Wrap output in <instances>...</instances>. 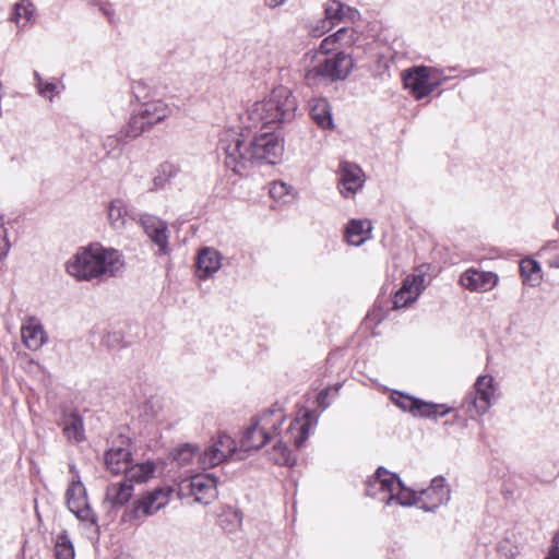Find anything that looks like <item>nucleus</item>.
<instances>
[{"instance_id": "20e7f679", "label": "nucleus", "mask_w": 559, "mask_h": 559, "mask_svg": "<svg viewBox=\"0 0 559 559\" xmlns=\"http://www.w3.org/2000/svg\"><path fill=\"white\" fill-rule=\"evenodd\" d=\"M285 414L280 407H272L252 417L239 441V450L257 451L280 435Z\"/></svg>"}, {"instance_id": "393cba45", "label": "nucleus", "mask_w": 559, "mask_h": 559, "mask_svg": "<svg viewBox=\"0 0 559 559\" xmlns=\"http://www.w3.org/2000/svg\"><path fill=\"white\" fill-rule=\"evenodd\" d=\"M180 171L179 166L170 162L162 163L153 174L152 187L150 191L164 189L166 185L175 178Z\"/></svg>"}, {"instance_id": "de8ad7c7", "label": "nucleus", "mask_w": 559, "mask_h": 559, "mask_svg": "<svg viewBox=\"0 0 559 559\" xmlns=\"http://www.w3.org/2000/svg\"><path fill=\"white\" fill-rule=\"evenodd\" d=\"M330 388H325L317 396L318 405L321 406L323 409L328 408L330 403L328 402V396L330 394Z\"/></svg>"}, {"instance_id": "c03bdc74", "label": "nucleus", "mask_w": 559, "mask_h": 559, "mask_svg": "<svg viewBox=\"0 0 559 559\" xmlns=\"http://www.w3.org/2000/svg\"><path fill=\"white\" fill-rule=\"evenodd\" d=\"M288 193V187L284 182H273L270 188V194L274 199H281Z\"/></svg>"}, {"instance_id": "bf43d9fd", "label": "nucleus", "mask_w": 559, "mask_h": 559, "mask_svg": "<svg viewBox=\"0 0 559 559\" xmlns=\"http://www.w3.org/2000/svg\"><path fill=\"white\" fill-rule=\"evenodd\" d=\"M333 389L335 392H337L341 389V384L340 383L335 384V386Z\"/></svg>"}, {"instance_id": "a18cd8bd", "label": "nucleus", "mask_w": 559, "mask_h": 559, "mask_svg": "<svg viewBox=\"0 0 559 559\" xmlns=\"http://www.w3.org/2000/svg\"><path fill=\"white\" fill-rule=\"evenodd\" d=\"M10 243L7 239V230L2 224H0V259L8 254Z\"/></svg>"}, {"instance_id": "6e6d98bb", "label": "nucleus", "mask_w": 559, "mask_h": 559, "mask_svg": "<svg viewBox=\"0 0 559 559\" xmlns=\"http://www.w3.org/2000/svg\"><path fill=\"white\" fill-rule=\"evenodd\" d=\"M141 86H142L141 82H136L135 85L132 86L134 95H135V98H140V95L135 91H136V88H139Z\"/></svg>"}, {"instance_id": "bb28decb", "label": "nucleus", "mask_w": 559, "mask_h": 559, "mask_svg": "<svg viewBox=\"0 0 559 559\" xmlns=\"http://www.w3.org/2000/svg\"><path fill=\"white\" fill-rule=\"evenodd\" d=\"M155 472V464L153 462H144L140 464L129 465L124 472V481L129 484H141L150 479Z\"/></svg>"}, {"instance_id": "1a4fd4ad", "label": "nucleus", "mask_w": 559, "mask_h": 559, "mask_svg": "<svg viewBox=\"0 0 559 559\" xmlns=\"http://www.w3.org/2000/svg\"><path fill=\"white\" fill-rule=\"evenodd\" d=\"M442 71L436 67L416 66L402 73L404 87L409 91L416 100H420L429 95L427 90V79L435 78Z\"/></svg>"}, {"instance_id": "4468645a", "label": "nucleus", "mask_w": 559, "mask_h": 559, "mask_svg": "<svg viewBox=\"0 0 559 559\" xmlns=\"http://www.w3.org/2000/svg\"><path fill=\"white\" fill-rule=\"evenodd\" d=\"M475 393L466 397V403L475 407L478 414H485L491 405V399L495 393L493 378L490 376H479L475 382Z\"/></svg>"}, {"instance_id": "a878e982", "label": "nucleus", "mask_w": 559, "mask_h": 559, "mask_svg": "<svg viewBox=\"0 0 559 559\" xmlns=\"http://www.w3.org/2000/svg\"><path fill=\"white\" fill-rule=\"evenodd\" d=\"M419 491L406 487L401 480V486L394 487V490L388 498H385V504L389 506L393 501H396L402 507H411L418 504Z\"/></svg>"}, {"instance_id": "3c124183", "label": "nucleus", "mask_w": 559, "mask_h": 559, "mask_svg": "<svg viewBox=\"0 0 559 559\" xmlns=\"http://www.w3.org/2000/svg\"><path fill=\"white\" fill-rule=\"evenodd\" d=\"M445 81V79H438V80H435V79H427V90H429V95L436 91L443 82Z\"/></svg>"}, {"instance_id": "c756f323", "label": "nucleus", "mask_w": 559, "mask_h": 559, "mask_svg": "<svg viewBox=\"0 0 559 559\" xmlns=\"http://www.w3.org/2000/svg\"><path fill=\"white\" fill-rule=\"evenodd\" d=\"M127 213V206L123 200H112L108 206V221L110 225L116 229L122 228L126 224Z\"/></svg>"}, {"instance_id": "4c0bfd02", "label": "nucleus", "mask_w": 559, "mask_h": 559, "mask_svg": "<svg viewBox=\"0 0 559 559\" xmlns=\"http://www.w3.org/2000/svg\"><path fill=\"white\" fill-rule=\"evenodd\" d=\"M35 7L29 0H20L14 5L12 20L19 25L21 20L31 22L33 20Z\"/></svg>"}, {"instance_id": "72a5a7b5", "label": "nucleus", "mask_w": 559, "mask_h": 559, "mask_svg": "<svg viewBox=\"0 0 559 559\" xmlns=\"http://www.w3.org/2000/svg\"><path fill=\"white\" fill-rule=\"evenodd\" d=\"M366 229L362 221L352 219L346 227V239L350 245L360 246L366 239Z\"/></svg>"}, {"instance_id": "473e14b6", "label": "nucleus", "mask_w": 559, "mask_h": 559, "mask_svg": "<svg viewBox=\"0 0 559 559\" xmlns=\"http://www.w3.org/2000/svg\"><path fill=\"white\" fill-rule=\"evenodd\" d=\"M225 461L223 452L212 443L202 452L199 451V462L203 468L215 467Z\"/></svg>"}, {"instance_id": "4d7b16f0", "label": "nucleus", "mask_w": 559, "mask_h": 559, "mask_svg": "<svg viewBox=\"0 0 559 559\" xmlns=\"http://www.w3.org/2000/svg\"><path fill=\"white\" fill-rule=\"evenodd\" d=\"M442 72L437 74L433 79L435 80H438V79H445V81L449 79V76H444V70L443 69H440Z\"/></svg>"}, {"instance_id": "7ed1b4c3", "label": "nucleus", "mask_w": 559, "mask_h": 559, "mask_svg": "<svg viewBox=\"0 0 559 559\" xmlns=\"http://www.w3.org/2000/svg\"><path fill=\"white\" fill-rule=\"evenodd\" d=\"M297 108V98L293 92L286 86H276L265 98L253 103L247 109L246 115L250 122L247 128L292 122L296 117Z\"/></svg>"}, {"instance_id": "c85d7f7f", "label": "nucleus", "mask_w": 559, "mask_h": 559, "mask_svg": "<svg viewBox=\"0 0 559 559\" xmlns=\"http://www.w3.org/2000/svg\"><path fill=\"white\" fill-rule=\"evenodd\" d=\"M63 433L69 441L79 443L84 439V427L83 420L80 415L72 414L66 421L63 427Z\"/></svg>"}, {"instance_id": "9b49d317", "label": "nucleus", "mask_w": 559, "mask_h": 559, "mask_svg": "<svg viewBox=\"0 0 559 559\" xmlns=\"http://www.w3.org/2000/svg\"><path fill=\"white\" fill-rule=\"evenodd\" d=\"M396 486H401V478L384 467H379L374 475L367 480L366 493L385 503V498L393 492Z\"/></svg>"}, {"instance_id": "4be33fe9", "label": "nucleus", "mask_w": 559, "mask_h": 559, "mask_svg": "<svg viewBox=\"0 0 559 559\" xmlns=\"http://www.w3.org/2000/svg\"><path fill=\"white\" fill-rule=\"evenodd\" d=\"M133 495V485L128 481L114 483L107 486L104 504L111 509L122 508Z\"/></svg>"}, {"instance_id": "864d4df0", "label": "nucleus", "mask_w": 559, "mask_h": 559, "mask_svg": "<svg viewBox=\"0 0 559 559\" xmlns=\"http://www.w3.org/2000/svg\"><path fill=\"white\" fill-rule=\"evenodd\" d=\"M286 0H264V4L271 9L277 8L284 4Z\"/></svg>"}, {"instance_id": "6e6552de", "label": "nucleus", "mask_w": 559, "mask_h": 559, "mask_svg": "<svg viewBox=\"0 0 559 559\" xmlns=\"http://www.w3.org/2000/svg\"><path fill=\"white\" fill-rule=\"evenodd\" d=\"M66 500L68 509L80 521L87 522L92 525L97 524L96 513L88 503L87 492L80 476H78V479H72L69 484L66 491Z\"/></svg>"}, {"instance_id": "13d9d810", "label": "nucleus", "mask_w": 559, "mask_h": 559, "mask_svg": "<svg viewBox=\"0 0 559 559\" xmlns=\"http://www.w3.org/2000/svg\"><path fill=\"white\" fill-rule=\"evenodd\" d=\"M555 228L559 230V216L557 217L555 222Z\"/></svg>"}, {"instance_id": "2eb2a0df", "label": "nucleus", "mask_w": 559, "mask_h": 559, "mask_svg": "<svg viewBox=\"0 0 559 559\" xmlns=\"http://www.w3.org/2000/svg\"><path fill=\"white\" fill-rule=\"evenodd\" d=\"M170 492L171 490L164 488H156L147 492L144 497L134 502L132 510L133 516L139 518L140 512L145 516L153 515L168 503Z\"/></svg>"}, {"instance_id": "a211bd4d", "label": "nucleus", "mask_w": 559, "mask_h": 559, "mask_svg": "<svg viewBox=\"0 0 559 559\" xmlns=\"http://www.w3.org/2000/svg\"><path fill=\"white\" fill-rule=\"evenodd\" d=\"M424 275H407L394 295V308H404L414 302L424 289Z\"/></svg>"}, {"instance_id": "79ce46f5", "label": "nucleus", "mask_w": 559, "mask_h": 559, "mask_svg": "<svg viewBox=\"0 0 559 559\" xmlns=\"http://www.w3.org/2000/svg\"><path fill=\"white\" fill-rule=\"evenodd\" d=\"M92 4L97 7L111 24L116 23L115 10L112 9L110 3L104 2L102 0H92Z\"/></svg>"}, {"instance_id": "37998d69", "label": "nucleus", "mask_w": 559, "mask_h": 559, "mask_svg": "<svg viewBox=\"0 0 559 559\" xmlns=\"http://www.w3.org/2000/svg\"><path fill=\"white\" fill-rule=\"evenodd\" d=\"M124 139L126 138H124L123 131H121L119 134L106 136L103 145L105 148H107L109 151H114V150L120 147L124 143Z\"/></svg>"}, {"instance_id": "f3484780", "label": "nucleus", "mask_w": 559, "mask_h": 559, "mask_svg": "<svg viewBox=\"0 0 559 559\" xmlns=\"http://www.w3.org/2000/svg\"><path fill=\"white\" fill-rule=\"evenodd\" d=\"M190 491L195 501L209 504L217 496V478L213 474H199L190 479Z\"/></svg>"}, {"instance_id": "0eeeda50", "label": "nucleus", "mask_w": 559, "mask_h": 559, "mask_svg": "<svg viewBox=\"0 0 559 559\" xmlns=\"http://www.w3.org/2000/svg\"><path fill=\"white\" fill-rule=\"evenodd\" d=\"M391 401L403 412H408L413 416L424 418L437 419L438 417L445 416L450 412V408L444 404L425 402L400 391L392 392Z\"/></svg>"}, {"instance_id": "b1692460", "label": "nucleus", "mask_w": 559, "mask_h": 559, "mask_svg": "<svg viewBox=\"0 0 559 559\" xmlns=\"http://www.w3.org/2000/svg\"><path fill=\"white\" fill-rule=\"evenodd\" d=\"M139 111L144 120L142 122L145 123L147 130L156 123L162 122L170 115V109L162 100L146 103Z\"/></svg>"}, {"instance_id": "9d476101", "label": "nucleus", "mask_w": 559, "mask_h": 559, "mask_svg": "<svg viewBox=\"0 0 559 559\" xmlns=\"http://www.w3.org/2000/svg\"><path fill=\"white\" fill-rule=\"evenodd\" d=\"M418 491V506L426 512H433L440 506L448 503L451 496L450 488L442 476L435 477L428 488Z\"/></svg>"}, {"instance_id": "49530a36", "label": "nucleus", "mask_w": 559, "mask_h": 559, "mask_svg": "<svg viewBox=\"0 0 559 559\" xmlns=\"http://www.w3.org/2000/svg\"><path fill=\"white\" fill-rule=\"evenodd\" d=\"M360 19V13L357 9L348 7L345 4L344 7V21L355 22Z\"/></svg>"}, {"instance_id": "e433bc0d", "label": "nucleus", "mask_w": 559, "mask_h": 559, "mask_svg": "<svg viewBox=\"0 0 559 559\" xmlns=\"http://www.w3.org/2000/svg\"><path fill=\"white\" fill-rule=\"evenodd\" d=\"M55 555L57 559H73L74 547L66 533L59 534L56 539Z\"/></svg>"}, {"instance_id": "f8f14e48", "label": "nucleus", "mask_w": 559, "mask_h": 559, "mask_svg": "<svg viewBox=\"0 0 559 559\" xmlns=\"http://www.w3.org/2000/svg\"><path fill=\"white\" fill-rule=\"evenodd\" d=\"M365 183L362 169L354 163L342 162L338 167V190L345 198L354 197Z\"/></svg>"}, {"instance_id": "58836bf2", "label": "nucleus", "mask_w": 559, "mask_h": 559, "mask_svg": "<svg viewBox=\"0 0 559 559\" xmlns=\"http://www.w3.org/2000/svg\"><path fill=\"white\" fill-rule=\"evenodd\" d=\"M345 4L338 0H329L325 4V19L332 26L344 21Z\"/></svg>"}, {"instance_id": "8fccbe9b", "label": "nucleus", "mask_w": 559, "mask_h": 559, "mask_svg": "<svg viewBox=\"0 0 559 559\" xmlns=\"http://www.w3.org/2000/svg\"><path fill=\"white\" fill-rule=\"evenodd\" d=\"M559 249V242L557 240H550L545 246L542 247L539 251V255H545L549 251H556Z\"/></svg>"}, {"instance_id": "ea45409f", "label": "nucleus", "mask_w": 559, "mask_h": 559, "mask_svg": "<svg viewBox=\"0 0 559 559\" xmlns=\"http://www.w3.org/2000/svg\"><path fill=\"white\" fill-rule=\"evenodd\" d=\"M142 121L144 120L142 119L140 111L132 115L128 121V124L122 130L124 138L134 139L140 136L143 132L147 131L145 123Z\"/></svg>"}, {"instance_id": "f257e3e1", "label": "nucleus", "mask_w": 559, "mask_h": 559, "mask_svg": "<svg viewBox=\"0 0 559 559\" xmlns=\"http://www.w3.org/2000/svg\"><path fill=\"white\" fill-rule=\"evenodd\" d=\"M218 151L224 155L226 168L243 175L252 165H275L284 151L283 140L273 132H264L249 138L235 129L225 130L218 142Z\"/></svg>"}, {"instance_id": "5fc2aeb1", "label": "nucleus", "mask_w": 559, "mask_h": 559, "mask_svg": "<svg viewBox=\"0 0 559 559\" xmlns=\"http://www.w3.org/2000/svg\"><path fill=\"white\" fill-rule=\"evenodd\" d=\"M70 472H71L72 474H74V478H73V479H78V476H80V475H79V472H78V469H76V467H75V465H74V464H71V465H70Z\"/></svg>"}, {"instance_id": "39448f33", "label": "nucleus", "mask_w": 559, "mask_h": 559, "mask_svg": "<svg viewBox=\"0 0 559 559\" xmlns=\"http://www.w3.org/2000/svg\"><path fill=\"white\" fill-rule=\"evenodd\" d=\"M301 416L302 421H299V419L292 421L287 431L285 432V437H282L269 453L270 460L274 464L283 466H290L295 464L296 460L292 455V451L287 445V441L294 439L296 448L302 445V443L309 437V430L314 418V413L312 411H305Z\"/></svg>"}, {"instance_id": "09e8293b", "label": "nucleus", "mask_w": 559, "mask_h": 559, "mask_svg": "<svg viewBox=\"0 0 559 559\" xmlns=\"http://www.w3.org/2000/svg\"><path fill=\"white\" fill-rule=\"evenodd\" d=\"M554 545L545 559H559V534L554 537Z\"/></svg>"}, {"instance_id": "7c9ffc66", "label": "nucleus", "mask_w": 559, "mask_h": 559, "mask_svg": "<svg viewBox=\"0 0 559 559\" xmlns=\"http://www.w3.org/2000/svg\"><path fill=\"white\" fill-rule=\"evenodd\" d=\"M356 40V33L352 27H341L321 43L322 49H330L329 45L338 43L341 46H350Z\"/></svg>"}, {"instance_id": "dca6fc26", "label": "nucleus", "mask_w": 559, "mask_h": 559, "mask_svg": "<svg viewBox=\"0 0 559 559\" xmlns=\"http://www.w3.org/2000/svg\"><path fill=\"white\" fill-rule=\"evenodd\" d=\"M140 223L150 239L158 246L159 253L166 254L168 251L167 224L151 214L142 215Z\"/></svg>"}, {"instance_id": "2f4dec72", "label": "nucleus", "mask_w": 559, "mask_h": 559, "mask_svg": "<svg viewBox=\"0 0 559 559\" xmlns=\"http://www.w3.org/2000/svg\"><path fill=\"white\" fill-rule=\"evenodd\" d=\"M520 273L524 283L528 282L531 285H536L540 281V266L537 261L531 258L521 260Z\"/></svg>"}, {"instance_id": "412c9836", "label": "nucleus", "mask_w": 559, "mask_h": 559, "mask_svg": "<svg viewBox=\"0 0 559 559\" xmlns=\"http://www.w3.org/2000/svg\"><path fill=\"white\" fill-rule=\"evenodd\" d=\"M197 275L200 278H207L216 273L222 266V255L214 248L204 247L197 255Z\"/></svg>"}, {"instance_id": "cd10ccee", "label": "nucleus", "mask_w": 559, "mask_h": 559, "mask_svg": "<svg viewBox=\"0 0 559 559\" xmlns=\"http://www.w3.org/2000/svg\"><path fill=\"white\" fill-rule=\"evenodd\" d=\"M212 444L215 448H218L219 451L223 452L224 459L227 461L228 459L231 460H242L245 459L241 453L243 451L239 450V447L237 445L236 441L226 433H219L216 439L213 440Z\"/></svg>"}, {"instance_id": "603ef678", "label": "nucleus", "mask_w": 559, "mask_h": 559, "mask_svg": "<svg viewBox=\"0 0 559 559\" xmlns=\"http://www.w3.org/2000/svg\"><path fill=\"white\" fill-rule=\"evenodd\" d=\"M548 266L559 269V253L549 257L546 261Z\"/></svg>"}, {"instance_id": "a19ab883", "label": "nucleus", "mask_w": 559, "mask_h": 559, "mask_svg": "<svg viewBox=\"0 0 559 559\" xmlns=\"http://www.w3.org/2000/svg\"><path fill=\"white\" fill-rule=\"evenodd\" d=\"M34 79L36 81L37 92L40 96L52 99L55 93L57 92V85L53 82H44L40 74L37 71H34Z\"/></svg>"}, {"instance_id": "c9c22d12", "label": "nucleus", "mask_w": 559, "mask_h": 559, "mask_svg": "<svg viewBox=\"0 0 559 559\" xmlns=\"http://www.w3.org/2000/svg\"><path fill=\"white\" fill-rule=\"evenodd\" d=\"M199 456V448L197 445L185 443L175 449L173 459L180 466L189 464L194 456Z\"/></svg>"}, {"instance_id": "ddd939ff", "label": "nucleus", "mask_w": 559, "mask_h": 559, "mask_svg": "<svg viewBox=\"0 0 559 559\" xmlns=\"http://www.w3.org/2000/svg\"><path fill=\"white\" fill-rule=\"evenodd\" d=\"M499 277L493 272L467 269L460 276V284L471 292H489L498 284Z\"/></svg>"}, {"instance_id": "6ab92c4d", "label": "nucleus", "mask_w": 559, "mask_h": 559, "mask_svg": "<svg viewBox=\"0 0 559 559\" xmlns=\"http://www.w3.org/2000/svg\"><path fill=\"white\" fill-rule=\"evenodd\" d=\"M105 465L111 474H120L128 469L132 462V453L128 441H122L121 445H112L105 452Z\"/></svg>"}, {"instance_id": "5701e85b", "label": "nucleus", "mask_w": 559, "mask_h": 559, "mask_svg": "<svg viewBox=\"0 0 559 559\" xmlns=\"http://www.w3.org/2000/svg\"><path fill=\"white\" fill-rule=\"evenodd\" d=\"M309 114L312 121L321 129L334 127L331 106L326 98L316 97L309 100Z\"/></svg>"}, {"instance_id": "aec40b11", "label": "nucleus", "mask_w": 559, "mask_h": 559, "mask_svg": "<svg viewBox=\"0 0 559 559\" xmlns=\"http://www.w3.org/2000/svg\"><path fill=\"white\" fill-rule=\"evenodd\" d=\"M21 336L24 345L31 350L39 349L47 342V334L40 321L28 318L21 326Z\"/></svg>"}, {"instance_id": "f704fd0d", "label": "nucleus", "mask_w": 559, "mask_h": 559, "mask_svg": "<svg viewBox=\"0 0 559 559\" xmlns=\"http://www.w3.org/2000/svg\"><path fill=\"white\" fill-rule=\"evenodd\" d=\"M219 526L226 532H234L241 526L242 513L238 510L228 509L218 519Z\"/></svg>"}, {"instance_id": "f03ea898", "label": "nucleus", "mask_w": 559, "mask_h": 559, "mask_svg": "<svg viewBox=\"0 0 559 559\" xmlns=\"http://www.w3.org/2000/svg\"><path fill=\"white\" fill-rule=\"evenodd\" d=\"M122 254L114 248L91 243L67 261L66 271L79 281L114 277L123 267Z\"/></svg>"}, {"instance_id": "423d86ee", "label": "nucleus", "mask_w": 559, "mask_h": 559, "mask_svg": "<svg viewBox=\"0 0 559 559\" xmlns=\"http://www.w3.org/2000/svg\"><path fill=\"white\" fill-rule=\"evenodd\" d=\"M353 66V59L349 55L337 52L332 57L324 58L323 61L307 70L305 79L309 85L319 84L323 81L345 80Z\"/></svg>"}]
</instances>
